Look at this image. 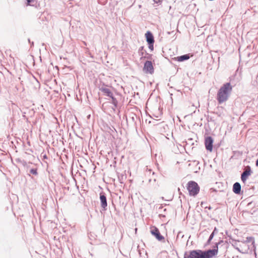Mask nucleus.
Segmentation results:
<instances>
[{"label": "nucleus", "instance_id": "obj_1", "mask_svg": "<svg viewBox=\"0 0 258 258\" xmlns=\"http://www.w3.org/2000/svg\"><path fill=\"white\" fill-rule=\"evenodd\" d=\"M232 91V87L230 83H227L220 89L218 95L217 99L219 103H222L226 101Z\"/></svg>", "mask_w": 258, "mask_h": 258}, {"label": "nucleus", "instance_id": "obj_12", "mask_svg": "<svg viewBox=\"0 0 258 258\" xmlns=\"http://www.w3.org/2000/svg\"><path fill=\"white\" fill-rule=\"evenodd\" d=\"M189 58L188 54H185L180 56H177L175 58V59L178 61H182L185 60H187Z\"/></svg>", "mask_w": 258, "mask_h": 258}, {"label": "nucleus", "instance_id": "obj_22", "mask_svg": "<svg viewBox=\"0 0 258 258\" xmlns=\"http://www.w3.org/2000/svg\"><path fill=\"white\" fill-rule=\"evenodd\" d=\"M154 2H155L156 3H158V2H159V0H154Z\"/></svg>", "mask_w": 258, "mask_h": 258}, {"label": "nucleus", "instance_id": "obj_18", "mask_svg": "<svg viewBox=\"0 0 258 258\" xmlns=\"http://www.w3.org/2000/svg\"><path fill=\"white\" fill-rule=\"evenodd\" d=\"M213 140L211 138V141H210V143H211V152L212 151V144H213Z\"/></svg>", "mask_w": 258, "mask_h": 258}, {"label": "nucleus", "instance_id": "obj_17", "mask_svg": "<svg viewBox=\"0 0 258 258\" xmlns=\"http://www.w3.org/2000/svg\"><path fill=\"white\" fill-rule=\"evenodd\" d=\"M217 232H218V231H217V230L216 228V227H215V228H214V230L213 232H212V234H211V240H212V239L213 238V235H214L215 233H216Z\"/></svg>", "mask_w": 258, "mask_h": 258}, {"label": "nucleus", "instance_id": "obj_11", "mask_svg": "<svg viewBox=\"0 0 258 258\" xmlns=\"http://www.w3.org/2000/svg\"><path fill=\"white\" fill-rule=\"evenodd\" d=\"M100 199L101 203V207L105 208L107 205L105 196L104 195H100Z\"/></svg>", "mask_w": 258, "mask_h": 258}, {"label": "nucleus", "instance_id": "obj_14", "mask_svg": "<svg viewBox=\"0 0 258 258\" xmlns=\"http://www.w3.org/2000/svg\"><path fill=\"white\" fill-rule=\"evenodd\" d=\"M252 242V244L253 245V246L254 247L255 242H254V238L252 237H247L246 240L244 242V243H245V242L248 243V242Z\"/></svg>", "mask_w": 258, "mask_h": 258}, {"label": "nucleus", "instance_id": "obj_10", "mask_svg": "<svg viewBox=\"0 0 258 258\" xmlns=\"http://www.w3.org/2000/svg\"><path fill=\"white\" fill-rule=\"evenodd\" d=\"M233 191L235 194H239L241 191V185L239 182H236L233 186Z\"/></svg>", "mask_w": 258, "mask_h": 258}, {"label": "nucleus", "instance_id": "obj_21", "mask_svg": "<svg viewBox=\"0 0 258 258\" xmlns=\"http://www.w3.org/2000/svg\"><path fill=\"white\" fill-rule=\"evenodd\" d=\"M255 165H256V166L258 167V159L256 161Z\"/></svg>", "mask_w": 258, "mask_h": 258}, {"label": "nucleus", "instance_id": "obj_3", "mask_svg": "<svg viewBox=\"0 0 258 258\" xmlns=\"http://www.w3.org/2000/svg\"><path fill=\"white\" fill-rule=\"evenodd\" d=\"M187 258H210V250H194L190 251Z\"/></svg>", "mask_w": 258, "mask_h": 258}, {"label": "nucleus", "instance_id": "obj_2", "mask_svg": "<svg viewBox=\"0 0 258 258\" xmlns=\"http://www.w3.org/2000/svg\"><path fill=\"white\" fill-rule=\"evenodd\" d=\"M186 189L190 196L195 197L199 194L200 188L197 182L189 181L186 184Z\"/></svg>", "mask_w": 258, "mask_h": 258}, {"label": "nucleus", "instance_id": "obj_6", "mask_svg": "<svg viewBox=\"0 0 258 258\" xmlns=\"http://www.w3.org/2000/svg\"><path fill=\"white\" fill-rule=\"evenodd\" d=\"M143 71L146 74H152L154 73V67L151 61H146L145 62Z\"/></svg>", "mask_w": 258, "mask_h": 258}, {"label": "nucleus", "instance_id": "obj_24", "mask_svg": "<svg viewBox=\"0 0 258 258\" xmlns=\"http://www.w3.org/2000/svg\"><path fill=\"white\" fill-rule=\"evenodd\" d=\"M236 249L239 251H240V249L239 248L237 247Z\"/></svg>", "mask_w": 258, "mask_h": 258}, {"label": "nucleus", "instance_id": "obj_16", "mask_svg": "<svg viewBox=\"0 0 258 258\" xmlns=\"http://www.w3.org/2000/svg\"><path fill=\"white\" fill-rule=\"evenodd\" d=\"M35 0H27V6H32V3H33Z\"/></svg>", "mask_w": 258, "mask_h": 258}, {"label": "nucleus", "instance_id": "obj_9", "mask_svg": "<svg viewBox=\"0 0 258 258\" xmlns=\"http://www.w3.org/2000/svg\"><path fill=\"white\" fill-rule=\"evenodd\" d=\"M145 36L146 38L147 41L149 44H154V39L153 35L151 32H150V31H148L145 34Z\"/></svg>", "mask_w": 258, "mask_h": 258}, {"label": "nucleus", "instance_id": "obj_23", "mask_svg": "<svg viewBox=\"0 0 258 258\" xmlns=\"http://www.w3.org/2000/svg\"><path fill=\"white\" fill-rule=\"evenodd\" d=\"M192 171H193L194 172H197V171H197V170H194Z\"/></svg>", "mask_w": 258, "mask_h": 258}, {"label": "nucleus", "instance_id": "obj_5", "mask_svg": "<svg viewBox=\"0 0 258 258\" xmlns=\"http://www.w3.org/2000/svg\"><path fill=\"white\" fill-rule=\"evenodd\" d=\"M252 173V171L251 170L250 167L249 166H246L241 175V179L242 182L244 183Z\"/></svg>", "mask_w": 258, "mask_h": 258}, {"label": "nucleus", "instance_id": "obj_7", "mask_svg": "<svg viewBox=\"0 0 258 258\" xmlns=\"http://www.w3.org/2000/svg\"><path fill=\"white\" fill-rule=\"evenodd\" d=\"M223 243V241L220 240L218 242H216L215 245L213 246L212 249H211V258L212 256L216 255L218 253V246Z\"/></svg>", "mask_w": 258, "mask_h": 258}, {"label": "nucleus", "instance_id": "obj_15", "mask_svg": "<svg viewBox=\"0 0 258 258\" xmlns=\"http://www.w3.org/2000/svg\"><path fill=\"white\" fill-rule=\"evenodd\" d=\"M30 173L33 175L37 174V170L36 168L31 169L30 171Z\"/></svg>", "mask_w": 258, "mask_h": 258}, {"label": "nucleus", "instance_id": "obj_13", "mask_svg": "<svg viewBox=\"0 0 258 258\" xmlns=\"http://www.w3.org/2000/svg\"><path fill=\"white\" fill-rule=\"evenodd\" d=\"M205 146L208 150H210V137L208 135L205 137Z\"/></svg>", "mask_w": 258, "mask_h": 258}, {"label": "nucleus", "instance_id": "obj_19", "mask_svg": "<svg viewBox=\"0 0 258 258\" xmlns=\"http://www.w3.org/2000/svg\"><path fill=\"white\" fill-rule=\"evenodd\" d=\"M149 48L151 49V50H153V44H149Z\"/></svg>", "mask_w": 258, "mask_h": 258}, {"label": "nucleus", "instance_id": "obj_8", "mask_svg": "<svg viewBox=\"0 0 258 258\" xmlns=\"http://www.w3.org/2000/svg\"><path fill=\"white\" fill-rule=\"evenodd\" d=\"M100 90H101L102 92H103L107 96L110 97L112 99L113 102H114L115 99L113 97V94L111 92V91L109 89L106 88V87H102L100 89Z\"/></svg>", "mask_w": 258, "mask_h": 258}, {"label": "nucleus", "instance_id": "obj_20", "mask_svg": "<svg viewBox=\"0 0 258 258\" xmlns=\"http://www.w3.org/2000/svg\"><path fill=\"white\" fill-rule=\"evenodd\" d=\"M194 164H197L196 163L194 162L193 163H189V166H191V165H194Z\"/></svg>", "mask_w": 258, "mask_h": 258}, {"label": "nucleus", "instance_id": "obj_4", "mask_svg": "<svg viewBox=\"0 0 258 258\" xmlns=\"http://www.w3.org/2000/svg\"><path fill=\"white\" fill-rule=\"evenodd\" d=\"M150 232L159 241H164V237L162 236L159 230V229L154 226H152L150 227Z\"/></svg>", "mask_w": 258, "mask_h": 258}]
</instances>
